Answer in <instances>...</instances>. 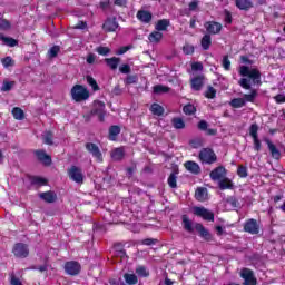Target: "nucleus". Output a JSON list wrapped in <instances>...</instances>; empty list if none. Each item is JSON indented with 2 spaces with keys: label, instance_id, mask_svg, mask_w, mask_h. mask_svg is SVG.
Returning a JSON list of instances; mask_svg holds the SVG:
<instances>
[{
  "label": "nucleus",
  "instance_id": "obj_12",
  "mask_svg": "<svg viewBox=\"0 0 285 285\" xmlns=\"http://www.w3.org/2000/svg\"><path fill=\"white\" fill-rule=\"evenodd\" d=\"M209 177L213 181H219L226 177V168L224 166H218L210 171Z\"/></svg>",
  "mask_w": 285,
  "mask_h": 285
},
{
  "label": "nucleus",
  "instance_id": "obj_58",
  "mask_svg": "<svg viewBox=\"0 0 285 285\" xmlns=\"http://www.w3.org/2000/svg\"><path fill=\"white\" fill-rule=\"evenodd\" d=\"M197 8H199V0H193L189 3V11L195 12V10H197Z\"/></svg>",
  "mask_w": 285,
  "mask_h": 285
},
{
  "label": "nucleus",
  "instance_id": "obj_21",
  "mask_svg": "<svg viewBox=\"0 0 285 285\" xmlns=\"http://www.w3.org/2000/svg\"><path fill=\"white\" fill-rule=\"evenodd\" d=\"M195 197L197 202H206L208 199V189L199 187L196 189Z\"/></svg>",
  "mask_w": 285,
  "mask_h": 285
},
{
  "label": "nucleus",
  "instance_id": "obj_37",
  "mask_svg": "<svg viewBox=\"0 0 285 285\" xmlns=\"http://www.w3.org/2000/svg\"><path fill=\"white\" fill-rule=\"evenodd\" d=\"M124 279L129 285H135L137 284V282H139V279L137 278V275L135 274H125Z\"/></svg>",
  "mask_w": 285,
  "mask_h": 285
},
{
  "label": "nucleus",
  "instance_id": "obj_14",
  "mask_svg": "<svg viewBox=\"0 0 285 285\" xmlns=\"http://www.w3.org/2000/svg\"><path fill=\"white\" fill-rule=\"evenodd\" d=\"M119 28V22H117V18H108L102 24V29L105 32H115Z\"/></svg>",
  "mask_w": 285,
  "mask_h": 285
},
{
  "label": "nucleus",
  "instance_id": "obj_15",
  "mask_svg": "<svg viewBox=\"0 0 285 285\" xmlns=\"http://www.w3.org/2000/svg\"><path fill=\"white\" fill-rule=\"evenodd\" d=\"M39 198L46 202V204H55L57 202V193L52 190L43 191L39 194Z\"/></svg>",
  "mask_w": 285,
  "mask_h": 285
},
{
  "label": "nucleus",
  "instance_id": "obj_38",
  "mask_svg": "<svg viewBox=\"0 0 285 285\" xmlns=\"http://www.w3.org/2000/svg\"><path fill=\"white\" fill-rule=\"evenodd\" d=\"M170 88L164 86V85H156L154 86V92L156 95H164L165 92H169Z\"/></svg>",
  "mask_w": 285,
  "mask_h": 285
},
{
  "label": "nucleus",
  "instance_id": "obj_6",
  "mask_svg": "<svg viewBox=\"0 0 285 285\" xmlns=\"http://www.w3.org/2000/svg\"><path fill=\"white\" fill-rule=\"evenodd\" d=\"M244 232L249 235H259V222L254 218H249L244 223Z\"/></svg>",
  "mask_w": 285,
  "mask_h": 285
},
{
  "label": "nucleus",
  "instance_id": "obj_44",
  "mask_svg": "<svg viewBox=\"0 0 285 285\" xmlns=\"http://www.w3.org/2000/svg\"><path fill=\"white\" fill-rule=\"evenodd\" d=\"M136 273L139 277H148V275H150V273L148 271H146L145 266H138L136 268Z\"/></svg>",
  "mask_w": 285,
  "mask_h": 285
},
{
  "label": "nucleus",
  "instance_id": "obj_2",
  "mask_svg": "<svg viewBox=\"0 0 285 285\" xmlns=\"http://www.w3.org/2000/svg\"><path fill=\"white\" fill-rule=\"evenodd\" d=\"M71 99L76 101V104H81V101H87L90 99V91L82 85H75L70 91Z\"/></svg>",
  "mask_w": 285,
  "mask_h": 285
},
{
  "label": "nucleus",
  "instance_id": "obj_59",
  "mask_svg": "<svg viewBox=\"0 0 285 285\" xmlns=\"http://www.w3.org/2000/svg\"><path fill=\"white\" fill-rule=\"evenodd\" d=\"M191 70L202 71V70H204V65H202V62H194L191 65Z\"/></svg>",
  "mask_w": 285,
  "mask_h": 285
},
{
  "label": "nucleus",
  "instance_id": "obj_26",
  "mask_svg": "<svg viewBox=\"0 0 285 285\" xmlns=\"http://www.w3.org/2000/svg\"><path fill=\"white\" fill-rule=\"evenodd\" d=\"M121 132V128L114 125L109 128V139L110 141H117V136Z\"/></svg>",
  "mask_w": 285,
  "mask_h": 285
},
{
  "label": "nucleus",
  "instance_id": "obj_50",
  "mask_svg": "<svg viewBox=\"0 0 285 285\" xmlns=\"http://www.w3.org/2000/svg\"><path fill=\"white\" fill-rule=\"evenodd\" d=\"M43 141L47 146H52V134L50 131H45Z\"/></svg>",
  "mask_w": 285,
  "mask_h": 285
},
{
  "label": "nucleus",
  "instance_id": "obj_62",
  "mask_svg": "<svg viewBox=\"0 0 285 285\" xmlns=\"http://www.w3.org/2000/svg\"><path fill=\"white\" fill-rule=\"evenodd\" d=\"M253 140H254L255 150H257V153H259V150H262V142L259 141V137L258 138H253Z\"/></svg>",
  "mask_w": 285,
  "mask_h": 285
},
{
  "label": "nucleus",
  "instance_id": "obj_60",
  "mask_svg": "<svg viewBox=\"0 0 285 285\" xmlns=\"http://www.w3.org/2000/svg\"><path fill=\"white\" fill-rule=\"evenodd\" d=\"M276 104H285V96L284 94H278L274 97Z\"/></svg>",
  "mask_w": 285,
  "mask_h": 285
},
{
  "label": "nucleus",
  "instance_id": "obj_54",
  "mask_svg": "<svg viewBox=\"0 0 285 285\" xmlns=\"http://www.w3.org/2000/svg\"><path fill=\"white\" fill-rule=\"evenodd\" d=\"M222 66L224 70H230V59H228V56L223 57Z\"/></svg>",
  "mask_w": 285,
  "mask_h": 285
},
{
  "label": "nucleus",
  "instance_id": "obj_13",
  "mask_svg": "<svg viewBox=\"0 0 285 285\" xmlns=\"http://www.w3.org/2000/svg\"><path fill=\"white\" fill-rule=\"evenodd\" d=\"M204 27L208 35H219L223 28L222 23L215 21H208L204 24Z\"/></svg>",
  "mask_w": 285,
  "mask_h": 285
},
{
  "label": "nucleus",
  "instance_id": "obj_16",
  "mask_svg": "<svg viewBox=\"0 0 285 285\" xmlns=\"http://www.w3.org/2000/svg\"><path fill=\"white\" fill-rule=\"evenodd\" d=\"M195 230H197L200 237H203V239H206V242H210L213 239V235H210V232H208V229H206V227H204V225H202L200 223H197L195 225Z\"/></svg>",
  "mask_w": 285,
  "mask_h": 285
},
{
  "label": "nucleus",
  "instance_id": "obj_63",
  "mask_svg": "<svg viewBox=\"0 0 285 285\" xmlns=\"http://www.w3.org/2000/svg\"><path fill=\"white\" fill-rule=\"evenodd\" d=\"M97 60V56L95 55V53H89L88 56H87V63H89V65H92V63H95V61Z\"/></svg>",
  "mask_w": 285,
  "mask_h": 285
},
{
  "label": "nucleus",
  "instance_id": "obj_22",
  "mask_svg": "<svg viewBox=\"0 0 285 285\" xmlns=\"http://www.w3.org/2000/svg\"><path fill=\"white\" fill-rule=\"evenodd\" d=\"M169 26H170V20L161 19L157 21L155 26V30H157L158 32H165V30H168Z\"/></svg>",
  "mask_w": 285,
  "mask_h": 285
},
{
  "label": "nucleus",
  "instance_id": "obj_1",
  "mask_svg": "<svg viewBox=\"0 0 285 285\" xmlns=\"http://www.w3.org/2000/svg\"><path fill=\"white\" fill-rule=\"evenodd\" d=\"M240 75L238 86L244 90H249V94H245L243 98H234L230 102L233 108H244L246 102L253 104L257 99V89H253V86H262V72L257 67L240 66L238 69Z\"/></svg>",
  "mask_w": 285,
  "mask_h": 285
},
{
  "label": "nucleus",
  "instance_id": "obj_42",
  "mask_svg": "<svg viewBox=\"0 0 285 285\" xmlns=\"http://www.w3.org/2000/svg\"><path fill=\"white\" fill-rule=\"evenodd\" d=\"M167 181L168 186H170L171 188H177V174L171 173Z\"/></svg>",
  "mask_w": 285,
  "mask_h": 285
},
{
  "label": "nucleus",
  "instance_id": "obj_55",
  "mask_svg": "<svg viewBox=\"0 0 285 285\" xmlns=\"http://www.w3.org/2000/svg\"><path fill=\"white\" fill-rule=\"evenodd\" d=\"M0 30H10V21L0 19Z\"/></svg>",
  "mask_w": 285,
  "mask_h": 285
},
{
  "label": "nucleus",
  "instance_id": "obj_3",
  "mask_svg": "<svg viewBox=\"0 0 285 285\" xmlns=\"http://www.w3.org/2000/svg\"><path fill=\"white\" fill-rule=\"evenodd\" d=\"M198 159L203 164L210 166L217 161V154L210 148H203L198 154Z\"/></svg>",
  "mask_w": 285,
  "mask_h": 285
},
{
  "label": "nucleus",
  "instance_id": "obj_8",
  "mask_svg": "<svg viewBox=\"0 0 285 285\" xmlns=\"http://www.w3.org/2000/svg\"><path fill=\"white\" fill-rule=\"evenodd\" d=\"M65 273L67 275H79L81 273V264L77 261H69L65 264Z\"/></svg>",
  "mask_w": 285,
  "mask_h": 285
},
{
  "label": "nucleus",
  "instance_id": "obj_4",
  "mask_svg": "<svg viewBox=\"0 0 285 285\" xmlns=\"http://www.w3.org/2000/svg\"><path fill=\"white\" fill-rule=\"evenodd\" d=\"M98 117L99 121H104V118L106 117V104H104L100 100H96L94 101V107L90 111L89 116L87 117V121H90V116H95Z\"/></svg>",
  "mask_w": 285,
  "mask_h": 285
},
{
  "label": "nucleus",
  "instance_id": "obj_57",
  "mask_svg": "<svg viewBox=\"0 0 285 285\" xmlns=\"http://www.w3.org/2000/svg\"><path fill=\"white\" fill-rule=\"evenodd\" d=\"M183 52H185L186 55H193V52H195V47H193L191 45H185L183 47Z\"/></svg>",
  "mask_w": 285,
  "mask_h": 285
},
{
  "label": "nucleus",
  "instance_id": "obj_24",
  "mask_svg": "<svg viewBox=\"0 0 285 285\" xmlns=\"http://www.w3.org/2000/svg\"><path fill=\"white\" fill-rule=\"evenodd\" d=\"M203 86H204V76H198L191 79L193 90H202Z\"/></svg>",
  "mask_w": 285,
  "mask_h": 285
},
{
  "label": "nucleus",
  "instance_id": "obj_56",
  "mask_svg": "<svg viewBox=\"0 0 285 285\" xmlns=\"http://www.w3.org/2000/svg\"><path fill=\"white\" fill-rule=\"evenodd\" d=\"M141 244L144 246H155V244H157V239L155 238H146L141 240Z\"/></svg>",
  "mask_w": 285,
  "mask_h": 285
},
{
  "label": "nucleus",
  "instance_id": "obj_35",
  "mask_svg": "<svg viewBox=\"0 0 285 285\" xmlns=\"http://www.w3.org/2000/svg\"><path fill=\"white\" fill-rule=\"evenodd\" d=\"M150 110L153 115H156L157 117H161V115H164V107H161L159 104H153Z\"/></svg>",
  "mask_w": 285,
  "mask_h": 285
},
{
  "label": "nucleus",
  "instance_id": "obj_9",
  "mask_svg": "<svg viewBox=\"0 0 285 285\" xmlns=\"http://www.w3.org/2000/svg\"><path fill=\"white\" fill-rule=\"evenodd\" d=\"M12 253L16 257L24 259V257H28V255H30V249H28V245L23 243H18L14 245Z\"/></svg>",
  "mask_w": 285,
  "mask_h": 285
},
{
  "label": "nucleus",
  "instance_id": "obj_40",
  "mask_svg": "<svg viewBox=\"0 0 285 285\" xmlns=\"http://www.w3.org/2000/svg\"><path fill=\"white\" fill-rule=\"evenodd\" d=\"M183 112H185V115H195V112H197V108H195V105H186L183 108Z\"/></svg>",
  "mask_w": 285,
  "mask_h": 285
},
{
  "label": "nucleus",
  "instance_id": "obj_32",
  "mask_svg": "<svg viewBox=\"0 0 285 285\" xmlns=\"http://www.w3.org/2000/svg\"><path fill=\"white\" fill-rule=\"evenodd\" d=\"M16 83L17 82L14 81L3 80L2 86L0 88L1 92H10V90L14 88Z\"/></svg>",
  "mask_w": 285,
  "mask_h": 285
},
{
  "label": "nucleus",
  "instance_id": "obj_47",
  "mask_svg": "<svg viewBox=\"0 0 285 285\" xmlns=\"http://www.w3.org/2000/svg\"><path fill=\"white\" fill-rule=\"evenodd\" d=\"M139 78H137V75H129L127 76V78L125 79V83L126 86H130L132 83H137Z\"/></svg>",
  "mask_w": 285,
  "mask_h": 285
},
{
  "label": "nucleus",
  "instance_id": "obj_41",
  "mask_svg": "<svg viewBox=\"0 0 285 285\" xmlns=\"http://www.w3.org/2000/svg\"><path fill=\"white\" fill-rule=\"evenodd\" d=\"M87 83L92 88L94 91L99 90V85L97 83V80L92 78L91 76H87Z\"/></svg>",
  "mask_w": 285,
  "mask_h": 285
},
{
  "label": "nucleus",
  "instance_id": "obj_28",
  "mask_svg": "<svg viewBox=\"0 0 285 285\" xmlns=\"http://www.w3.org/2000/svg\"><path fill=\"white\" fill-rule=\"evenodd\" d=\"M148 39L150 43H159L164 39V33L156 30L149 35Z\"/></svg>",
  "mask_w": 285,
  "mask_h": 285
},
{
  "label": "nucleus",
  "instance_id": "obj_34",
  "mask_svg": "<svg viewBox=\"0 0 285 285\" xmlns=\"http://www.w3.org/2000/svg\"><path fill=\"white\" fill-rule=\"evenodd\" d=\"M0 41H3L10 48H14V46H17V43H18L14 38H8V37L3 36L2 33H0Z\"/></svg>",
  "mask_w": 285,
  "mask_h": 285
},
{
  "label": "nucleus",
  "instance_id": "obj_31",
  "mask_svg": "<svg viewBox=\"0 0 285 285\" xmlns=\"http://www.w3.org/2000/svg\"><path fill=\"white\" fill-rule=\"evenodd\" d=\"M219 188H220V190H228V189L233 188V181H230V179L224 177L219 181Z\"/></svg>",
  "mask_w": 285,
  "mask_h": 285
},
{
  "label": "nucleus",
  "instance_id": "obj_48",
  "mask_svg": "<svg viewBox=\"0 0 285 285\" xmlns=\"http://www.w3.org/2000/svg\"><path fill=\"white\" fill-rule=\"evenodd\" d=\"M216 95L217 90H215L213 87H208L207 91L205 92V97H207V99H215Z\"/></svg>",
  "mask_w": 285,
  "mask_h": 285
},
{
  "label": "nucleus",
  "instance_id": "obj_46",
  "mask_svg": "<svg viewBox=\"0 0 285 285\" xmlns=\"http://www.w3.org/2000/svg\"><path fill=\"white\" fill-rule=\"evenodd\" d=\"M1 63L4 68H10L11 66H14V60H12L11 57H6L1 59Z\"/></svg>",
  "mask_w": 285,
  "mask_h": 285
},
{
  "label": "nucleus",
  "instance_id": "obj_64",
  "mask_svg": "<svg viewBox=\"0 0 285 285\" xmlns=\"http://www.w3.org/2000/svg\"><path fill=\"white\" fill-rule=\"evenodd\" d=\"M198 128H199V130H207L208 129V122H206L205 120H200L198 122Z\"/></svg>",
  "mask_w": 285,
  "mask_h": 285
},
{
  "label": "nucleus",
  "instance_id": "obj_17",
  "mask_svg": "<svg viewBox=\"0 0 285 285\" xmlns=\"http://www.w3.org/2000/svg\"><path fill=\"white\" fill-rule=\"evenodd\" d=\"M136 17L138 21H141V23H150L153 21V13L147 10H139Z\"/></svg>",
  "mask_w": 285,
  "mask_h": 285
},
{
  "label": "nucleus",
  "instance_id": "obj_25",
  "mask_svg": "<svg viewBox=\"0 0 285 285\" xmlns=\"http://www.w3.org/2000/svg\"><path fill=\"white\" fill-rule=\"evenodd\" d=\"M266 144L268 146V149H269V153L272 155V157L274 159H279L281 157V153H279V149H277V147L275 145L272 144V141L269 139L266 140Z\"/></svg>",
  "mask_w": 285,
  "mask_h": 285
},
{
  "label": "nucleus",
  "instance_id": "obj_51",
  "mask_svg": "<svg viewBox=\"0 0 285 285\" xmlns=\"http://www.w3.org/2000/svg\"><path fill=\"white\" fill-rule=\"evenodd\" d=\"M10 284L11 285H23V283H21V279H19V277H17V275H14V273L10 274Z\"/></svg>",
  "mask_w": 285,
  "mask_h": 285
},
{
  "label": "nucleus",
  "instance_id": "obj_10",
  "mask_svg": "<svg viewBox=\"0 0 285 285\" xmlns=\"http://www.w3.org/2000/svg\"><path fill=\"white\" fill-rule=\"evenodd\" d=\"M85 147H86V150H88V153H90V155L95 157L96 161H104V156L101 155V150L99 149V146H97L94 142H87Z\"/></svg>",
  "mask_w": 285,
  "mask_h": 285
},
{
  "label": "nucleus",
  "instance_id": "obj_23",
  "mask_svg": "<svg viewBox=\"0 0 285 285\" xmlns=\"http://www.w3.org/2000/svg\"><path fill=\"white\" fill-rule=\"evenodd\" d=\"M121 62L120 58L112 57V58H106L105 63L111 69V70H117L119 68V63Z\"/></svg>",
  "mask_w": 285,
  "mask_h": 285
},
{
  "label": "nucleus",
  "instance_id": "obj_19",
  "mask_svg": "<svg viewBox=\"0 0 285 285\" xmlns=\"http://www.w3.org/2000/svg\"><path fill=\"white\" fill-rule=\"evenodd\" d=\"M36 156L38 157L39 161H42L46 166H50L52 164V158L46 154L43 150H37Z\"/></svg>",
  "mask_w": 285,
  "mask_h": 285
},
{
  "label": "nucleus",
  "instance_id": "obj_52",
  "mask_svg": "<svg viewBox=\"0 0 285 285\" xmlns=\"http://www.w3.org/2000/svg\"><path fill=\"white\" fill-rule=\"evenodd\" d=\"M237 175L243 177V178L248 177V169L240 165V166H238Z\"/></svg>",
  "mask_w": 285,
  "mask_h": 285
},
{
  "label": "nucleus",
  "instance_id": "obj_30",
  "mask_svg": "<svg viewBox=\"0 0 285 285\" xmlns=\"http://www.w3.org/2000/svg\"><path fill=\"white\" fill-rule=\"evenodd\" d=\"M183 227L187 233H193V220L187 215H183Z\"/></svg>",
  "mask_w": 285,
  "mask_h": 285
},
{
  "label": "nucleus",
  "instance_id": "obj_43",
  "mask_svg": "<svg viewBox=\"0 0 285 285\" xmlns=\"http://www.w3.org/2000/svg\"><path fill=\"white\" fill-rule=\"evenodd\" d=\"M259 130V126H257V124H253L250 127H249V135L253 139H256L258 138V132Z\"/></svg>",
  "mask_w": 285,
  "mask_h": 285
},
{
  "label": "nucleus",
  "instance_id": "obj_49",
  "mask_svg": "<svg viewBox=\"0 0 285 285\" xmlns=\"http://www.w3.org/2000/svg\"><path fill=\"white\" fill-rule=\"evenodd\" d=\"M96 52H98V55H101L102 57H106L110 55V48L100 46L96 49Z\"/></svg>",
  "mask_w": 285,
  "mask_h": 285
},
{
  "label": "nucleus",
  "instance_id": "obj_20",
  "mask_svg": "<svg viewBox=\"0 0 285 285\" xmlns=\"http://www.w3.org/2000/svg\"><path fill=\"white\" fill-rule=\"evenodd\" d=\"M124 157H126V150H124V147L115 148L111 151V159L114 161H121V159H124Z\"/></svg>",
  "mask_w": 285,
  "mask_h": 285
},
{
  "label": "nucleus",
  "instance_id": "obj_27",
  "mask_svg": "<svg viewBox=\"0 0 285 285\" xmlns=\"http://www.w3.org/2000/svg\"><path fill=\"white\" fill-rule=\"evenodd\" d=\"M236 7L239 10H250L253 2L250 0H236Z\"/></svg>",
  "mask_w": 285,
  "mask_h": 285
},
{
  "label": "nucleus",
  "instance_id": "obj_39",
  "mask_svg": "<svg viewBox=\"0 0 285 285\" xmlns=\"http://www.w3.org/2000/svg\"><path fill=\"white\" fill-rule=\"evenodd\" d=\"M61 51V48L59 46H53L48 50V56L50 59H55Z\"/></svg>",
  "mask_w": 285,
  "mask_h": 285
},
{
  "label": "nucleus",
  "instance_id": "obj_7",
  "mask_svg": "<svg viewBox=\"0 0 285 285\" xmlns=\"http://www.w3.org/2000/svg\"><path fill=\"white\" fill-rule=\"evenodd\" d=\"M194 215L202 217L205 222H215V214L206 207H194Z\"/></svg>",
  "mask_w": 285,
  "mask_h": 285
},
{
  "label": "nucleus",
  "instance_id": "obj_11",
  "mask_svg": "<svg viewBox=\"0 0 285 285\" xmlns=\"http://www.w3.org/2000/svg\"><path fill=\"white\" fill-rule=\"evenodd\" d=\"M240 277L244 279V285H257V278H255V274H253V271L248 268L242 269Z\"/></svg>",
  "mask_w": 285,
  "mask_h": 285
},
{
  "label": "nucleus",
  "instance_id": "obj_61",
  "mask_svg": "<svg viewBox=\"0 0 285 285\" xmlns=\"http://www.w3.org/2000/svg\"><path fill=\"white\" fill-rule=\"evenodd\" d=\"M122 92H124V90L121 89V87H120L119 85H117V86L112 89V91H111V94L115 95L116 97H119V95H122Z\"/></svg>",
  "mask_w": 285,
  "mask_h": 285
},
{
  "label": "nucleus",
  "instance_id": "obj_53",
  "mask_svg": "<svg viewBox=\"0 0 285 285\" xmlns=\"http://www.w3.org/2000/svg\"><path fill=\"white\" fill-rule=\"evenodd\" d=\"M130 71H131L130 65L128 63L121 65L119 67V72H121V75H130Z\"/></svg>",
  "mask_w": 285,
  "mask_h": 285
},
{
  "label": "nucleus",
  "instance_id": "obj_5",
  "mask_svg": "<svg viewBox=\"0 0 285 285\" xmlns=\"http://www.w3.org/2000/svg\"><path fill=\"white\" fill-rule=\"evenodd\" d=\"M68 177L71 179V181H75V184H83V170L81 167L78 166H71L68 170Z\"/></svg>",
  "mask_w": 285,
  "mask_h": 285
},
{
  "label": "nucleus",
  "instance_id": "obj_29",
  "mask_svg": "<svg viewBox=\"0 0 285 285\" xmlns=\"http://www.w3.org/2000/svg\"><path fill=\"white\" fill-rule=\"evenodd\" d=\"M213 43V39L210 38V35H205L200 40V46L203 50H209L210 46Z\"/></svg>",
  "mask_w": 285,
  "mask_h": 285
},
{
  "label": "nucleus",
  "instance_id": "obj_33",
  "mask_svg": "<svg viewBox=\"0 0 285 285\" xmlns=\"http://www.w3.org/2000/svg\"><path fill=\"white\" fill-rule=\"evenodd\" d=\"M12 115L18 121H22V119H26V114L19 107H14L12 109Z\"/></svg>",
  "mask_w": 285,
  "mask_h": 285
},
{
  "label": "nucleus",
  "instance_id": "obj_36",
  "mask_svg": "<svg viewBox=\"0 0 285 285\" xmlns=\"http://www.w3.org/2000/svg\"><path fill=\"white\" fill-rule=\"evenodd\" d=\"M171 124H173L174 128H176L177 130H181V129L186 128V122H184V119H181V118H174L171 120Z\"/></svg>",
  "mask_w": 285,
  "mask_h": 285
},
{
  "label": "nucleus",
  "instance_id": "obj_18",
  "mask_svg": "<svg viewBox=\"0 0 285 285\" xmlns=\"http://www.w3.org/2000/svg\"><path fill=\"white\" fill-rule=\"evenodd\" d=\"M185 168L186 170H188V173H191L193 175H199V173H202V167H199V164L193 160L186 161Z\"/></svg>",
  "mask_w": 285,
  "mask_h": 285
},
{
  "label": "nucleus",
  "instance_id": "obj_45",
  "mask_svg": "<svg viewBox=\"0 0 285 285\" xmlns=\"http://www.w3.org/2000/svg\"><path fill=\"white\" fill-rule=\"evenodd\" d=\"M31 184L33 186H46L47 181H46V179H43L41 177H32L31 178Z\"/></svg>",
  "mask_w": 285,
  "mask_h": 285
}]
</instances>
